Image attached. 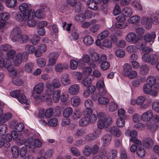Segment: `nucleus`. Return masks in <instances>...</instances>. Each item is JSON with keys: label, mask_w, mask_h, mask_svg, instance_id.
I'll return each instance as SVG.
<instances>
[{"label": "nucleus", "mask_w": 159, "mask_h": 159, "mask_svg": "<svg viewBox=\"0 0 159 159\" xmlns=\"http://www.w3.org/2000/svg\"><path fill=\"white\" fill-rule=\"evenodd\" d=\"M109 99L107 98L101 97L98 99V102L101 105H105L109 102Z\"/></svg>", "instance_id": "338daca9"}, {"label": "nucleus", "mask_w": 159, "mask_h": 159, "mask_svg": "<svg viewBox=\"0 0 159 159\" xmlns=\"http://www.w3.org/2000/svg\"><path fill=\"white\" fill-rule=\"evenodd\" d=\"M10 37L13 42L20 43H23L26 42L29 39L27 35L22 34L20 29L18 27H15L12 30Z\"/></svg>", "instance_id": "f257e3e1"}, {"label": "nucleus", "mask_w": 159, "mask_h": 159, "mask_svg": "<svg viewBox=\"0 0 159 159\" xmlns=\"http://www.w3.org/2000/svg\"><path fill=\"white\" fill-rule=\"evenodd\" d=\"M6 6L9 8L14 7L17 3L16 0H6Z\"/></svg>", "instance_id": "4d7b16f0"}, {"label": "nucleus", "mask_w": 159, "mask_h": 159, "mask_svg": "<svg viewBox=\"0 0 159 159\" xmlns=\"http://www.w3.org/2000/svg\"><path fill=\"white\" fill-rule=\"evenodd\" d=\"M148 66L146 65H144L140 66L139 73L142 75H144L148 73L149 71Z\"/></svg>", "instance_id": "09e8293b"}, {"label": "nucleus", "mask_w": 159, "mask_h": 159, "mask_svg": "<svg viewBox=\"0 0 159 159\" xmlns=\"http://www.w3.org/2000/svg\"><path fill=\"white\" fill-rule=\"evenodd\" d=\"M132 6L136 11H140L142 10V6L138 1H134L132 3Z\"/></svg>", "instance_id": "58836bf2"}, {"label": "nucleus", "mask_w": 159, "mask_h": 159, "mask_svg": "<svg viewBox=\"0 0 159 159\" xmlns=\"http://www.w3.org/2000/svg\"><path fill=\"white\" fill-rule=\"evenodd\" d=\"M60 80L62 84L64 86H66L70 84V78L67 73L62 74L60 77Z\"/></svg>", "instance_id": "f3484780"}, {"label": "nucleus", "mask_w": 159, "mask_h": 159, "mask_svg": "<svg viewBox=\"0 0 159 159\" xmlns=\"http://www.w3.org/2000/svg\"><path fill=\"white\" fill-rule=\"evenodd\" d=\"M36 63L37 66L40 67H44L46 65V60L43 58L40 57L37 59Z\"/></svg>", "instance_id": "ea45409f"}, {"label": "nucleus", "mask_w": 159, "mask_h": 159, "mask_svg": "<svg viewBox=\"0 0 159 159\" xmlns=\"http://www.w3.org/2000/svg\"><path fill=\"white\" fill-rule=\"evenodd\" d=\"M2 52L0 50V68L4 67L6 68L10 72H12V75L15 76H17V72L12 67V63L11 61L7 59H4L1 57Z\"/></svg>", "instance_id": "39448f33"}, {"label": "nucleus", "mask_w": 159, "mask_h": 159, "mask_svg": "<svg viewBox=\"0 0 159 159\" xmlns=\"http://www.w3.org/2000/svg\"><path fill=\"white\" fill-rule=\"evenodd\" d=\"M140 20L141 17L140 16L134 15L129 18L127 21L129 24L135 25L138 23Z\"/></svg>", "instance_id": "b1692460"}, {"label": "nucleus", "mask_w": 159, "mask_h": 159, "mask_svg": "<svg viewBox=\"0 0 159 159\" xmlns=\"http://www.w3.org/2000/svg\"><path fill=\"white\" fill-rule=\"evenodd\" d=\"M111 140V137L109 134H106L103 136L102 139V141L103 146H108L110 143Z\"/></svg>", "instance_id": "cd10ccee"}, {"label": "nucleus", "mask_w": 159, "mask_h": 159, "mask_svg": "<svg viewBox=\"0 0 159 159\" xmlns=\"http://www.w3.org/2000/svg\"><path fill=\"white\" fill-rule=\"evenodd\" d=\"M41 100L43 101L51 102L52 100V98L51 95L48 93H44L41 96H40Z\"/></svg>", "instance_id": "5fc2aeb1"}, {"label": "nucleus", "mask_w": 159, "mask_h": 159, "mask_svg": "<svg viewBox=\"0 0 159 159\" xmlns=\"http://www.w3.org/2000/svg\"><path fill=\"white\" fill-rule=\"evenodd\" d=\"M19 102L22 104L24 103L26 105H29L30 103V101L28 99H27L25 95L21 93L18 98Z\"/></svg>", "instance_id": "2f4dec72"}, {"label": "nucleus", "mask_w": 159, "mask_h": 159, "mask_svg": "<svg viewBox=\"0 0 159 159\" xmlns=\"http://www.w3.org/2000/svg\"><path fill=\"white\" fill-rule=\"evenodd\" d=\"M25 146L31 150L34 149L36 148H39L42 145L41 141L39 139L34 140L32 138H28L25 142Z\"/></svg>", "instance_id": "0eeeda50"}, {"label": "nucleus", "mask_w": 159, "mask_h": 159, "mask_svg": "<svg viewBox=\"0 0 159 159\" xmlns=\"http://www.w3.org/2000/svg\"><path fill=\"white\" fill-rule=\"evenodd\" d=\"M84 43L87 46L92 45L94 42L93 38L90 35H87L85 36L83 39Z\"/></svg>", "instance_id": "c85d7f7f"}, {"label": "nucleus", "mask_w": 159, "mask_h": 159, "mask_svg": "<svg viewBox=\"0 0 159 159\" xmlns=\"http://www.w3.org/2000/svg\"><path fill=\"white\" fill-rule=\"evenodd\" d=\"M153 113L152 110H148L143 113L141 116V120L143 121L148 122L152 118Z\"/></svg>", "instance_id": "a211bd4d"}, {"label": "nucleus", "mask_w": 159, "mask_h": 159, "mask_svg": "<svg viewBox=\"0 0 159 159\" xmlns=\"http://www.w3.org/2000/svg\"><path fill=\"white\" fill-rule=\"evenodd\" d=\"M79 60L77 61L75 60H72L70 61V67L73 70H75L78 65L80 67L82 66V65H80L79 63Z\"/></svg>", "instance_id": "3c124183"}, {"label": "nucleus", "mask_w": 159, "mask_h": 159, "mask_svg": "<svg viewBox=\"0 0 159 159\" xmlns=\"http://www.w3.org/2000/svg\"><path fill=\"white\" fill-rule=\"evenodd\" d=\"M146 79L145 77H140L134 80L132 82V85L133 87L135 88L138 87L141 83L145 81Z\"/></svg>", "instance_id": "393cba45"}, {"label": "nucleus", "mask_w": 159, "mask_h": 159, "mask_svg": "<svg viewBox=\"0 0 159 159\" xmlns=\"http://www.w3.org/2000/svg\"><path fill=\"white\" fill-rule=\"evenodd\" d=\"M27 58V56L26 54H21V53H17L13 60V62L16 66H18L22 62L23 60H26Z\"/></svg>", "instance_id": "f8f14e48"}, {"label": "nucleus", "mask_w": 159, "mask_h": 159, "mask_svg": "<svg viewBox=\"0 0 159 159\" xmlns=\"http://www.w3.org/2000/svg\"><path fill=\"white\" fill-rule=\"evenodd\" d=\"M83 153L86 157L90 155L92 153L91 148L88 145H85L83 150Z\"/></svg>", "instance_id": "e2e57ef3"}, {"label": "nucleus", "mask_w": 159, "mask_h": 159, "mask_svg": "<svg viewBox=\"0 0 159 159\" xmlns=\"http://www.w3.org/2000/svg\"><path fill=\"white\" fill-rule=\"evenodd\" d=\"M151 102V100H146L145 96L142 95L139 96L136 99L132 98L130 101L131 104L132 105L140 106V107L143 109L148 108Z\"/></svg>", "instance_id": "7ed1b4c3"}, {"label": "nucleus", "mask_w": 159, "mask_h": 159, "mask_svg": "<svg viewBox=\"0 0 159 159\" xmlns=\"http://www.w3.org/2000/svg\"><path fill=\"white\" fill-rule=\"evenodd\" d=\"M93 80V78L84 77L82 81V83L84 86H87L91 83L92 81Z\"/></svg>", "instance_id": "8fccbe9b"}, {"label": "nucleus", "mask_w": 159, "mask_h": 159, "mask_svg": "<svg viewBox=\"0 0 159 159\" xmlns=\"http://www.w3.org/2000/svg\"><path fill=\"white\" fill-rule=\"evenodd\" d=\"M16 51L14 50H9L7 52L6 59L10 60L11 62V60L13 57L16 53Z\"/></svg>", "instance_id": "0e129e2a"}, {"label": "nucleus", "mask_w": 159, "mask_h": 159, "mask_svg": "<svg viewBox=\"0 0 159 159\" xmlns=\"http://www.w3.org/2000/svg\"><path fill=\"white\" fill-rule=\"evenodd\" d=\"M61 95V91L60 90H57L54 91L52 95V98L53 101L55 102H58L60 99Z\"/></svg>", "instance_id": "a19ab883"}, {"label": "nucleus", "mask_w": 159, "mask_h": 159, "mask_svg": "<svg viewBox=\"0 0 159 159\" xmlns=\"http://www.w3.org/2000/svg\"><path fill=\"white\" fill-rule=\"evenodd\" d=\"M34 11V12L33 14V16H35L38 19H43L45 15L42 12L41 10L40 9L37 10L36 11L34 9H30V12H31L32 11Z\"/></svg>", "instance_id": "7c9ffc66"}, {"label": "nucleus", "mask_w": 159, "mask_h": 159, "mask_svg": "<svg viewBox=\"0 0 159 159\" xmlns=\"http://www.w3.org/2000/svg\"><path fill=\"white\" fill-rule=\"evenodd\" d=\"M95 90L96 88L94 86L91 85L87 87L83 92L84 97L85 98H88L91 94H92L95 91Z\"/></svg>", "instance_id": "5701e85b"}, {"label": "nucleus", "mask_w": 159, "mask_h": 159, "mask_svg": "<svg viewBox=\"0 0 159 159\" xmlns=\"http://www.w3.org/2000/svg\"><path fill=\"white\" fill-rule=\"evenodd\" d=\"M25 50L27 53L32 54L36 50L35 47L32 45L28 44L26 46Z\"/></svg>", "instance_id": "a18cd8bd"}, {"label": "nucleus", "mask_w": 159, "mask_h": 159, "mask_svg": "<svg viewBox=\"0 0 159 159\" xmlns=\"http://www.w3.org/2000/svg\"><path fill=\"white\" fill-rule=\"evenodd\" d=\"M106 151L105 150H102L99 155L93 157V159H104L106 157Z\"/></svg>", "instance_id": "13d9d810"}, {"label": "nucleus", "mask_w": 159, "mask_h": 159, "mask_svg": "<svg viewBox=\"0 0 159 159\" xmlns=\"http://www.w3.org/2000/svg\"><path fill=\"white\" fill-rule=\"evenodd\" d=\"M153 144V142L150 138H147L143 142V146L147 148H149L152 147Z\"/></svg>", "instance_id": "c03bdc74"}, {"label": "nucleus", "mask_w": 159, "mask_h": 159, "mask_svg": "<svg viewBox=\"0 0 159 159\" xmlns=\"http://www.w3.org/2000/svg\"><path fill=\"white\" fill-rule=\"evenodd\" d=\"M34 11H32L30 13L28 11V13L25 14V16L26 18L27 23V25L30 27H33L36 24L37 21L35 19L34 17L33 16V14Z\"/></svg>", "instance_id": "1a4fd4ad"}, {"label": "nucleus", "mask_w": 159, "mask_h": 159, "mask_svg": "<svg viewBox=\"0 0 159 159\" xmlns=\"http://www.w3.org/2000/svg\"><path fill=\"white\" fill-rule=\"evenodd\" d=\"M28 4L25 2L22 3L19 6V8L20 11L22 13H27L28 11L30 12V10L28 9Z\"/></svg>", "instance_id": "79ce46f5"}, {"label": "nucleus", "mask_w": 159, "mask_h": 159, "mask_svg": "<svg viewBox=\"0 0 159 159\" xmlns=\"http://www.w3.org/2000/svg\"><path fill=\"white\" fill-rule=\"evenodd\" d=\"M117 151L115 149H112L108 152L107 156V159H113L117 156Z\"/></svg>", "instance_id": "37998d69"}, {"label": "nucleus", "mask_w": 159, "mask_h": 159, "mask_svg": "<svg viewBox=\"0 0 159 159\" xmlns=\"http://www.w3.org/2000/svg\"><path fill=\"white\" fill-rule=\"evenodd\" d=\"M73 112V109L71 107H67L64 110L63 115L65 117H68L71 115Z\"/></svg>", "instance_id": "6e6d98bb"}, {"label": "nucleus", "mask_w": 159, "mask_h": 159, "mask_svg": "<svg viewBox=\"0 0 159 159\" xmlns=\"http://www.w3.org/2000/svg\"><path fill=\"white\" fill-rule=\"evenodd\" d=\"M80 89V86L78 84H74L70 86L68 89V93L71 95L77 94Z\"/></svg>", "instance_id": "6ab92c4d"}, {"label": "nucleus", "mask_w": 159, "mask_h": 159, "mask_svg": "<svg viewBox=\"0 0 159 159\" xmlns=\"http://www.w3.org/2000/svg\"><path fill=\"white\" fill-rule=\"evenodd\" d=\"M125 135L128 137H130L129 141L131 142L138 144V146L141 145V143L140 140L136 138L137 134V132L135 130H130L127 129L125 131Z\"/></svg>", "instance_id": "6e6552de"}, {"label": "nucleus", "mask_w": 159, "mask_h": 159, "mask_svg": "<svg viewBox=\"0 0 159 159\" xmlns=\"http://www.w3.org/2000/svg\"><path fill=\"white\" fill-rule=\"evenodd\" d=\"M84 116L79 122V125L81 127L86 126L90 123L95 122L97 119V117L95 114H92L83 112Z\"/></svg>", "instance_id": "20e7f679"}, {"label": "nucleus", "mask_w": 159, "mask_h": 159, "mask_svg": "<svg viewBox=\"0 0 159 159\" xmlns=\"http://www.w3.org/2000/svg\"><path fill=\"white\" fill-rule=\"evenodd\" d=\"M152 86L150 84L146 83L143 86V91L146 94H149L152 96H156L157 95V92L152 89Z\"/></svg>", "instance_id": "9d476101"}, {"label": "nucleus", "mask_w": 159, "mask_h": 159, "mask_svg": "<svg viewBox=\"0 0 159 159\" xmlns=\"http://www.w3.org/2000/svg\"><path fill=\"white\" fill-rule=\"evenodd\" d=\"M47 50L46 46L43 44H41L38 45L36 50L34 52L35 56L37 57L41 56L43 53L45 52Z\"/></svg>", "instance_id": "dca6fc26"}, {"label": "nucleus", "mask_w": 159, "mask_h": 159, "mask_svg": "<svg viewBox=\"0 0 159 159\" xmlns=\"http://www.w3.org/2000/svg\"><path fill=\"white\" fill-rule=\"evenodd\" d=\"M138 75V73L136 71L132 69L129 72L125 77L129 79H132L136 77Z\"/></svg>", "instance_id": "680f3d73"}, {"label": "nucleus", "mask_w": 159, "mask_h": 159, "mask_svg": "<svg viewBox=\"0 0 159 159\" xmlns=\"http://www.w3.org/2000/svg\"><path fill=\"white\" fill-rule=\"evenodd\" d=\"M34 66L33 64L31 62H30L27 63L23 67L24 70L26 73H31L33 70Z\"/></svg>", "instance_id": "c9c22d12"}, {"label": "nucleus", "mask_w": 159, "mask_h": 159, "mask_svg": "<svg viewBox=\"0 0 159 159\" xmlns=\"http://www.w3.org/2000/svg\"><path fill=\"white\" fill-rule=\"evenodd\" d=\"M136 153L139 157L142 158L145 156V151L143 148L139 147L137 149Z\"/></svg>", "instance_id": "774afa93"}, {"label": "nucleus", "mask_w": 159, "mask_h": 159, "mask_svg": "<svg viewBox=\"0 0 159 159\" xmlns=\"http://www.w3.org/2000/svg\"><path fill=\"white\" fill-rule=\"evenodd\" d=\"M92 58L91 63L94 64L95 66H91L93 68H96L97 66L100 63V57L99 54L95 52H93L90 54Z\"/></svg>", "instance_id": "2eb2a0df"}, {"label": "nucleus", "mask_w": 159, "mask_h": 159, "mask_svg": "<svg viewBox=\"0 0 159 159\" xmlns=\"http://www.w3.org/2000/svg\"><path fill=\"white\" fill-rule=\"evenodd\" d=\"M122 14L125 17H130L133 14V11L130 7H125L122 10Z\"/></svg>", "instance_id": "473e14b6"}, {"label": "nucleus", "mask_w": 159, "mask_h": 159, "mask_svg": "<svg viewBox=\"0 0 159 159\" xmlns=\"http://www.w3.org/2000/svg\"><path fill=\"white\" fill-rule=\"evenodd\" d=\"M79 63L80 65L82 66L84 65L85 63H87L88 65L91 67V66H95L94 64L91 63L90 57L88 54H83L81 58L79 60Z\"/></svg>", "instance_id": "9b49d317"}, {"label": "nucleus", "mask_w": 159, "mask_h": 159, "mask_svg": "<svg viewBox=\"0 0 159 159\" xmlns=\"http://www.w3.org/2000/svg\"><path fill=\"white\" fill-rule=\"evenodd\" d=\"M84 104L85 109L84 110L83 112L93 114V111L92 108L94 105L93 101L90 99H86L84 102Z\"/></svg>", "instance_id": "4468645a"}, {"label": "nucleus", "mask_w": 159, "mask_h": 159, "mask_svg": "<svg viewBox=\"0 0 159 159\" xmlns=\"http://www.w3.org/2000/svg\"><path fill=\"white\" fill-rule=\"evenodd\" d=\"M80 99L78 96H74L71 99V102L72 104L75 107H77L80 104Z\"/></svg>", "instance_id": "e433bc0d"}, {"label": "nucleus", "mask_w": 159, "mask_h": 159, "mask_svg": "<svg viewBox=\"0 0 159 159\" xmlns=\"http://www.w3.org/2000/svg\"><path fill=\"white\" fill-rule=\"evenodd\" d=\"M118 107V104L114 102H110L108 105V109L110 112L115 111Z\"/></svg>", "instance_id": "49530a36"}, {"label": "nucleus", "mask_w": 159, "mask_h": 159, "mask_svg": "<svg viewBox=\"0 0 159 159\" xmlns=\"http://www.w3.org/2000/svg\"><path fill=\"white\" fill-rule=\"evenodd\" d=\"M10 17V14L7 12L3 11L0 13V19L6 21L8 20Z\"/></svg>", "instance_id": "864d4df0"}, {"label": "nucleus", "mask_w": 159, "mask_h": 159, "mask_svg": "<svg viewBox=\"0 0 159 159\" xmlns=\"http://www.w3.org/2000/svg\"><path fill=\"white\" fill-rule=\"evenodd\" d=\"M28 13V12L27 13H22L23 15L18 13L16 14V19L19 22L22 23L21 25L26 22V18L25 16V14L27 15Z\"/></svg>", "instance_id": "72a5a7b5"}, {"label": "nucleus", "mask_w": 159, "mask_h": 159, "mask_svg": "<svg viewBox=\"0 0 159 159\" xmlns=\"http://www.w3.org/2000/svg\"><path fill=\"white\" fill-rule=\"evenodd\" d=\"M68 66L67 64L58 63L55 66V69L56 72H61L64 70L68 68Z\"/></svg>", "instance_id": "a878e982"}, {"label": "nucleus", "mask_w": 159, "mask_h": 159, "mask_svg": "<svg viewBox=\"0 0 159 159\" xmlns=\"http://www.w3.org/2000/svg\"><path fill=\"white\" fill-rule=\"evenodd\" d=\"M53 87L54 89L59 88L61 86L59 79L58 78H54L52 81Z\"/></svg>", "instance_id": "bf43d9fd"}, {"label": "nucleus", "mask_w": 159, "mask_h": 159, "mask_svg": "<svg viewBox=\"0 0 159 159\" xmlns=\"http://www.w3.org/2000/svg\"><path fill=\"white\" fill-rule=\"evenodd\" d=\"M40 41V37L37 34H34L31 39V42L32 44L34 45L38 44Z\"/></svg>", "instance_id": "052dcab7"}, {"label": "nucleus", "mask_w": 159, "mask_h": 159, "mask_svg": "<svg viewBox=\"0 0 159 159\" xmlns=\"http://www.w3.org/2000/svg\"><path fill=\"white\" fill-rule=\"evenodd\" d=\"M82 112L78 109L75 110L72 116V118L74 120H77L80 118L82 116Z\"/></svg>", "instance_id": "603ef678"}, {"label": "nucleus", "mask_w": 159, "mask_h": 159, "mask_svg": "<svg viewBox=\"0 0 159 159\" xmlns=\"http://www.w3.org/2000/svg\"><path fill=\"white\" fill-rule=\"evenodd\" d=\"M116 124L119 127L121 128L124 127L125 124L124 119L122 117H119L116 120Z\"/></svg>", "instance_id": "69168bd1"}, {"label": "nucleus", "mask_w": 159, "mask_h": 159, "mask_svg": "<svg viewBox=\"0 0 159 159\" xmlns=\"http://www.w3.org/2000/svg\"><path fill=\"white\" fill-rule=\"evenodd\" d=\"M58 56V55L56 52L50 53L48 57L47 66H54L56 64Z\"/></svg>", "instance_id": "ddd939ff"}, {"label": "nucleus", "mask_w": 159, "mask_h": 159, "mask_svg": "<svg viewBox=\"0 0 159 159\" xmlns=\"http://www.w3.org/2000/svg\"><path fill=\"white\" fill-rule=\"evenodd\" d=\"M125 40L128 42H131L136 41V35L134 32L129 33L125 36Z\"/></svg>", "instance_id": "c756f323"}, {"label": "nucleus", "mask_w": 159, "mask_h": 159, "mask_svg": "<svg viewBox=\"0 0 159 159\" xmlns=\"http://www.w3.org/2000/svg\"><path fill=\"white\" fill-rule=\"evenodd\" d=\"M109 131L113 136L116 137H119L121 134V131L116 126L111 127Z\"/></svg>", "instance_id": "aec40b11"}, {"label": "nucleus", "mask_w": 159, "mask_h": 159, "mask_svg": "<svg viewBox=\"0 0 159 159\" xmlns=\"http://www.w3.org/2000/svg\"><path fill=\"white\" fill-rule=\"evenodd\" d=\"M141 24L145 25L147 29H149L151 28L152 21L151 18L143 17L141 18Z\"/></svg>", "instance_id": "4be33fe9"}, {"label": "nucleus", "mask_w": 159, "mask_h": 159, "mask_svg": "<svg viewBox=\"0 0 159 159\" xmlns=\"http://www.w3.org/2000/svg\"><path fill=\"white\" fill-rule=\"evenodd\" d=\"M87 4L89 8L94 10L98 9L97 4L93 2L92 0H89L87 1Z\"/></svg>", "instance_id": "de8ad7c7"}, {"label": "nucleus", "mask_w": 159, "mask_h": 159, "mask_svg": "<svg viewBox=\"0 0 159 159\" xmlns=\"http://www.w3.org/2000/svg\"><path fill=\"white\" fill-rule=\"evenodd\" d=\"M11 152L13 157L14 158H17L19 155V148L16 146H12L11 148Z\"/></svg>", "instance_id": "f704fd0d"}, {"label": "nucleus", "mask_w": 159, "mask_h": 159, "mask_svg": "<svg viewBox=\"0 0 159 159\" xmlns=\"http://www.w3.org/2000/svg\"><path fill=\"white\" fill-rule=\"evenodd\" d=\"M132 69L131 65L125 63L123 66V74L125 76Z\"/></svg>", "instance_id": "4c0bfd02"}, {"label": "nucleus", "mask_w": 159, "mask_h": 159, "mask_svg": "<svg viewBox=\"0 0 159 159\" xmlns=\"http://www.w3.org/2000/svg\"><path fill=\"white\" fill-rule=\"evenodd\" d=\"M156 37V34L154 32L146 34L144 36V39L146 43L152 42L153 43V40Z\"/></svg>", "instance_id": "412c9836"}, {"label": "nucleus", "mask_w": 159, "mask_h": 159, "mask_svg": "<svg viewBox=\"0 0 159 159\" xmlns=\"http://www.w3.org/2000/svg\"><path fill=\"white\" fill-rule=\"evenodd\" d=\"M12 114L10 113H7L0 116V123H4L7 122L11 118Z\"/></svg>", "instance_id": "bb28decb"}, {"label": "nucleus", "mask_w": 159, "mask_h": 159, "mask_svg": "<svg viewBox=\"0 0 159 159\" xmlns=\"http://www.w3.org/2000/svg\"><path fill=\"white\" fill-rule=\"evenodd\" d=\"M98 119L97 121L98 128L100 129H103L110 125L112 122V118L109 116L105 117L104 113L99 112L96 115Z\"/></svg>", "instance_id": "f03ea898"}, {"label": "nucleus", "mask_w": 159, "mask_h": 159, "mask_svg": "<svg viewBox=\"0 0 159 159\" xmlns=\"http://www.w3.org/2000/svg\"><path fill=\"white\" fill-rule=\"evenodd\" d=\"M44 89V85L43 82H39L34 87L33 89V96L35 101L40 100V95L43 93Z\"/></svg>", "instance_id": "423d86ee"}]
</instances>
